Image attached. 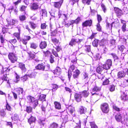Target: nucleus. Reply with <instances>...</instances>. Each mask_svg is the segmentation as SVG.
Listing matches in <instances>:
<instances>
[{"instance_id": "nucleus-52", "label": "nucleus", "mask_w": 128, "mask_h": 128, "mask_svg": "<svg viewBox=\"0 0 128 128\" xmlns=\"http://www.w3.org/2000/svg\"><path fill=\"white\" fill-rule=\"evenodd\" d=\"M101 6L104 12H105L106 10V8L105 6L103 4H102L101 5Z\"/></svg>"}, {"instance_id": "nucleus-21", "label": "nucleus", "mask_w": 128, "mask_h": 128, "mask_svg": "<svg viewBox=\"0 0 128 128\" xmlns=\"http://www.w3.org/2000/svg\"><path fill=\"white\" fill-rule=\"evenodd\" d=\"M47 46V44L45 42H42L40 45V48L42 49L45 48Z\"/></svg>"}, {"instance_id": "nucleus-8", "label": "nucleus", "mask_w": 128, "mask_h": 128, "mask_svg": "<svg viewBox=\"0 0 128 128\" xmlns=\"http://www.w3.org/2000/svg\"><path fill=\"white\" fill-rule=\"evenodd\" d=\"M85 84H86L88 82V73L84 72L83 74V76L82 78Z\"/></svg>"}, {"instance_id": "nucleus-62", "label": "nucleus", "mask_w": 128, "mask_h": 128, "mask_svg": "<svg viewBox=\"0 0 128 128\" xmlns=\"http://www.w3.org/2000/svg\"><path fill=\"white\" fill-rule=\"evenodd\" d=\"M54 57L52 55H51L50 58V62L51 63H53L54 61Z\"/></svg>"}, {"instance_id": "nucleus-45", "label": "nucleus", "mask_w": 128, "mask_h": 128, "mask_svg": "<svg viewBox=\"0 0 128 128\" xmlns=\"http://www.w3.org/2000/svg\"><path fill=\"white\" fill-rule=\"evenodd\" d=\"M96 29L97 30L100 32L102 31L101 27L99 23H98L96 25Z\"/></svg>"}, {"instance_id": "nucleus-30", "label": "nucleus", "mask_w": 128, "mask_h": 128, "mask_svg": "<svg viewBox=\"0 0 128 128\" xmlns=\"http://www.w3.org/2000/svg\"><path fill=\"white\" fill-rule=\"evenodd\" d=\"M29 23L32 28L33 29H34L37 26V25L36 24L32 22H29Z\"/></svg>"}, {"instance_id": "nucleus-4", "label": "nucleus", "mask_w": 128, "mask_h": 128, "mask_svg": "<svg viewBox=\"0 0 128 128\" xmlns=\"http://www.w3.org/2000/svg\"><path fill=\"white\" fill-rule=\"evenodd\" d=\"M8 70V68H3L2 71L1 72V74H3V76L2 78V79L3 80H4L6 81L8 80L9 79L8 77L7 76L6 71Z\"/></svg>"}, {"instance_id": "nucleus-35", "label": "nucleus", "mask_w": 128, "mask_h": 128, "mask_svg": "<svg viewBox=\"0 0 128 128\" xmlns=\"http://www.w3.org/2000/svg\"><path fill=\"white\" fill-rule=\"evenodd\" d=\"M30 47L34 49H36L37 47V44L34 43H31L30 44Z\"/></svg>"}, {"instance_id": "nucleus-9", "label": "nucleus", "mask_w": 128, "mask_h": 128, "mask_svg": "<svg viewBox=\"0 0 128 128\" xmlns=\"http://www.w3.org/2000/svg\"><path fill=\"white\" fill-rule=\"evenodd\" d=\"M92 20H88L86 21L82 24L83 27H86L88 26H90L92 24Z\"/></svg>"}, {"instance_id": "nucleus-11", "label": "nucleus", "mask_w": 128, "mask_h": 128, "mask_svg": "<svg viewBox=\"0 0 128 128\" xmlns=\"http://www.w3.org/2000/svg\"><path fill=\"white\" fill-rule=\"evenodd\" d=\"M100 87L97 86H95L92 89L91 92L92 95H93L94 94H96V92L100 91Z\"/></svg>"}, {"instance_id": "nucleus-56", "label": "nucleus", "mask_w": 128, "mask_h": 128, "mask_svg": "<svg viewBox=\"0 0 128 128\" xmlns=\"http://www.w3.org/2000/svg\"><path fill=\"white\" fill-rule=\"evenodd\" d=\"M0 114L1 116L3 117L5 116L6 113L4 110H1Z\"/></svg>"}, {"instance_id": "nucleus-33", "label": "nucleus", "mask_w": 128, "mask_h": 128, "mask_svg": "<svg viewBox=\"0 0 128 128\" xmlns=\"http://www.w3.org/2000/svg\"><path fill=\"white\" fill-rule=\"evenodd\" d=\"M12 118V120H16L18 119V116L16 114H15L13 115Z\"/></svg>"}, {"instance_id": "nucleus-58", "label": "nucleus", "mask_w": 128, "mask_h": 128, "mask_svg": "<svg viewBox=\"0 0 128 128\" xmlns=\"http://www.w3.org/2000/svg\"><path fill=\"white\" fill-rule=\"evenodd\" d=\"M86 50L88 52H90V46H86Z\"/></svg>"}, {"instance_id": "nucleus-24", "label": "nucleus", "mask_w": 128, "mask_h": 128, "mask_svg": "<svg viewBox=\"0 0 128 128\" xmlns=\"http://www.w3.org/2000/svg\"><path fill=\"white\" fill-rule=\"evenodd\" d=\"M54 104L56 109L59 110L61 108V105L60 103L55 102H54Z\"/></svg>"}, {"instance_id": "nucleus-36", "label": "nucleus", "mask_w": 128, "mask_h": 128, "mask_svg": "<svg viewBox=\"0 0 128 128\" xmlns=\"http://www.w3.org/2000/svg\"><path fill=\"white\" fill-rule=\"evenodd\" d=\"M103 66L104 69L106 70H108L111 67L106 63L105 64L103 65Z\"/></svg>"}, {"instance_id": "nucleus-64", "label": "nucleus", "mask_w": 128, "mask_h": 128, "mask_svg": "<svg viewBox=\"0 0 128 128\" xmlns=\"http://www.w3.org/2000/svg\"><path fill=\"white\" fill-rule=\"evenodd\" d=\"M26 6H22L20 8V10L22 11H25L26 8Z\"/></svg>"}, {"instance_id": "nucleus-39", "label": "nucleus", "mask_w": 128, "mask_h": 128, "mask_svg": "<svg viewBox=\"0 0 128 128\" xmlns=\"http://www.w3.org/2000/svg\"><path fill=\"white\" fill-rule=\"evenodd\" d=\"M46 96L44 94L41 95L39 99L40 100L42 101H45V98Z\"/></svg>"}, {"instance_id": "nucleus-59", "label": "nucleus", "mask_w": 128, "mask_h": 128, "mask_svg": "<svg viewBox=\"0 0 128 128\" xmlns=\"http://www.w3.org/2000/svg\"><path fill=\"white\" fill-rule=\"evenodd\" d=\"M113 108L114 109L118 112L122 110L121 108L120 109L116 106H114Z\"/></svg>"}, {"instance_id": "nucleus-31", "label": "nucleus", "mask_w": 128, "mask_h": 128, "mask_svg": "<svg viewBox=\"0 0 128 128\" xmlns=\"http://www.w3.org/2000/svg\"><path fill=\"white\" fill-rule=\"evenodd\" d=\"M90 123L91 128H98V127L95 124L94 122H90Z\"/></svg>"}, {"instance_id": "nucleus-7", "label": "nucleus", "mask_w": 128, "mask_h": 128, "mask_svg": "<svg viewBox=\"0 0 128 128\" xmlns=\"http://www.w3.org/2000/svg\"><path fill=\"white\" fill-rule=\"evenodd\" d=\"M114 10L118 18L120 17L123 14L122 11L118 8H114Z\"/></svg>"}, {"instance_id": "nucleus-61", "label": "nucleus", "mask_w": 128, "mask_h": 128, "mask_svg": "<svg viewBox=\"0 0 128 128\" xmlns=\"http://www.w3.org/2000/svg\"><path fill=\"white\" fill-rule=\"evenodd\" d=\"M115 86L114 85H111L110 88V91L112 92L115 90Z\"/></svg>"}, {"instance_id": "nucleus-55", "label": "nucleus", "mask_w": 128, "mask_h": 128, "mask_svg": "<svg viewBox=\"0 0 128 128\" xmlns=\"http://www.w3.org/2000/svg\"><path fill=\"white\" fill-rule=\"evenodd\" d=\"M17 42L16 40V39H14L9 40L8 42L12 44H14L15 43Z\"/></svg>"}, {"instance_id": "nucleus-51", "label": "nucleus", "mask_w": 128, "mask_h": 128, "mask_svg": "<svg viewBox=\"0 0 128 128\" xmlns=\"http://www.w3.org/2000/svg\"><path fill=\"white\" fill-rule=\"evenodd\" d=\"M44 68V70L48 71L50 70V66L48 64H47L46 65H45Z\"/></svg>"}, {"instance_id": "nucleus-16", "label": "nucleus", "mask_w": 128, "mask_h": 128, "mask_svg": "<svg viewBox=\"0 0 128 128\" xmlns=\"http://www.w3.org/2000/svg\"><path fill=\"white\" fill-rule=\"evenodd\" d=\"M82 97L86 98L89 95V92L88 90H84L80 92Z\"/></svg>"}, {"instance_id": "nucleus-32", "label": "nucleus", "mask_w": 128, "mask_h": 128, "mask_svg": "<svg viewBox=\"0 0 128 128\" xmlns=\"http://www.w3.org/2000/svg\"><path fill=\"white\" fill-rule=\"evenodd\" d=\"M28 53L30 57V60H31L34 58L35 55L34 54L30 52H28Z\"/></svg>"}, {"instance_id": "nucleus-46", "label": "nucleus", "mask_w": 128, "mask_h": 128, "mask_svg": "<svg viewBox=\"0 0 128 128\" xmlns=\"http://www.w3.org/2000/svg\"><path fill=\"white\" fill-rule=\"evenodd\" d=\"M104 76L102 74H98V77L99 79H100L102 80L104 78Z\"/></svg>"}, {"instance_id": "nucleus-12", "label": "nucleus", "mask_w": 128, "mask_h": 128, "mask_svg": "<svg viewBox=\"0 0 128 128\" xmlns=\"http://www.w3.org/2000/svg\"><path fill=\"white\" fill-rule=\"evenodd\" d=\"M44 67L45 64L43 63L39 64L36 66V68L38 70H44Z\"/></svg>"}, {"instance_id": "nucleus-13", "label": "nucleus", "mask_w": 128, "mask_h": 128, "mask_svg": "<svg viewBox=\"0 0 128 128\" xmlns=\"http://www.w3.org/2000/svg\"><path fill=\"white\" fill-rule=\"evenodd\" d=\"M125 76V73L124 71H120L118 73L117 77L118 78V79H120L124 78Z\"/></svg>"}, {"instance_id": "nucleus-17", "label": "nucleus", "mask_w": 128, "mask_h": 128, "mask_svg": "<svg viewBox=\"0 0 128 128\" xmlns=\"http://www.w3.org/2000/svg\"><path fill=\"white\" fill-rule=\"evenodd\" d=\"M80 73V71L78 70H76L74 72L73 75L74 78V79L78 78Z\"/></svg>"}, {"instance_id": "nucleus-49", "label": "nucleus", "mask_w": 128, "mask_h": 128, "mask_svg": "<svg viewBox=\"0 0 128 128\" xmlns=\"http://www.w3.org/2000/svg\"><path fill=\"white\" fill-rule=\"evenodd\" d=\"M97 20L98 22V23H100V22H101L102 20V18L101 16L99 14H98L97 15Z\"/></svg>"}, {"instance_id": "nucleus-26", "label": "nucleus", "mask_w": 128, "mask_h": 128, "mask_svg": "<svg viewBox=\"0 0 128 128\" xmlns=\"http://www.w3.org/2000/svg\"><path fill=\"white\" fill-rule=\"evenodd\" d=\"M68 110H69L71 114L72 115H74V108L72 106H69L68 108Z\"/></svg>"}, {"instance_id": "nucleus-44", "label": "nucleus", "mask_w": 128, "mask_h": 128, "mask_svg": "<svg viewBox=\"0 0 128 128\" xmlns=\"http://www.w3.org/2000/svg\"><path fill=\"white\" fill-rule=\"evenodd\" d=\"M122 12L123 14H127L128 12V8L124 7L123 9V12Z\"/></svg>"}, {"instance_id": "nucleus-50", "label": "nucleus", "mask_w": 128, "mask_h": 128, "mask_svg": "<svg viewBox=\"0 0 128 128\" xmlns=\"http://www.w3.org/2000/svg\"><path fill=\"white\" fill-rule=\"evenodd\" d=\"M28 75H25L22 78L21 80H22L23 82H24L26 80L28 79Z\"/></svg>"}, {"instance_id": "nucleus-23", "label": "nucleus", "mask_w": 128, "mask_h": 128, "mask_svg": "<svg viewBox=\"0 0 128 128\" xmlns=\"http://www.w3.org/2000/svg\"><path fill=\"white\" fill-rule=\"evenodd\" d=\"M54 74L59 76L60 74V68L59 67H57L54 71Z\"/></svg>"}, {"instance_id": "nucleus-42", "label": "nucleus", "mask_w": 128, "mask_h": 128, "mask_svg": "<svg viewBox=\"0 0 128 128\" xmlns=\"http://www.w3.org/2000/svg\"><path fill=\"white\" fill-rule=\"evenodd\" d=\"M106 63L111 67L112 64V61L111 60L108 59L106 60Z\"/></svg>"}, {"instance_id": "nucleus-41", "label": "nucleus", "mask_w": 128, "mask_h": 128, "mask_svg": "<svg viewBox=\"0 0 128 128\" xmlns=\"http://www.w3.org/2000/svg\"><path fill=\"white\" fill-rule=\"evenodd\" d=\"M42 16L45 17L47 16V12L46 10H42Z\"/></svg>"}, {"instance_id": "nucleus-3", "label": "nucleus", "mask_w": 128, "mask_h": 128, "mask_svg": "<svg viewBox=\"0 0 128 128\" xmlns=\"http://www.w3.org/2000/svg\"><path fill=\"white\" fill-rule=\"evenodd\" d=\"M101 108L102 112L105 113H108L109 110L108 105L106 103H104L101 105Z\"/></svg>"}, {"instance_id": "nucleus-6", "label": "nucleus", "mask_w": 128, "mask_h": 128, "mask_svg": "<svg viewBox=\"0 0 128 128\" xmlns=\"http://www.w3.org/2000/svg\"><path fill=\"white\" fill-rule=\"evenodd\" d=\"M16 90L18 95L19 96V97L22 98L24 94L23 89L21 88H18L16 89Z\"/></svg>"}, {"instance_id": "nucleus-20", "label": "nucleus", "mask_w": 128, "mask_h": 128, "mask_svg": "<svg viewBox=\"0 0 128 128\" xmlns=\"http://www.w3.org/2000/svg\"><path fill=\"white\" fill-rule=\"evenodd\" d=\"M76 39L74 38H72L69 44V45L72 46H73L74 45H75L77 43V42L76 41Z\"/></svg>"}, {"instance_id": "nucleus-14", "label": "nucleus", "mask_w": 128, "mask_h": 128, "mask_svg": "<svg viewBox=\"0 0 128 128\" xmlns=\"http://www.w3.org/2000/svg\"><path fill=\"white\" fill-rule=\"evenodd\" d=\"M63 2V0H61L59 2H54V6L55 8H59L62 5Z\"/></svg>"}, {"instance_id": "nucleus-28", "label": "nucleus", "mask_w": 128, "mask_h": 128, "mask_svg": "<svg viewBox=\"0 0 128 128\" xmlns=\"http://www.w3.org/2000/svg\"><path fill=\"white\" fill-rule=\"evenodd\" d=\"M38 5L36 3H34L31 7V9L35 10L38 8Z\"/></svg>"}, {"instance_id": "nucleus-25", "label": "nucleus", "mask_w": 128, "mask_h": 128, "mask_svg": "<svg viewBox=\"0 0 128 128\" xmlns=\"http://www.w3.org/2000/svg\"><path fill=\"white\" fill-rule=\"evenodd\" d=\"M98 40L96 39H94V40L92 42V45L93 46L97 47L98 45Z\"/></svg>"}, {"instance_id": "nucleus-60", "label": "nucleus", "mask_w": 128, "mask_h": 128, "mask_svg": "<svg viewBox=\"0 0 128 128\" xmlns=\"http://www.w3.org/2000/svg\"><path fill=\"white\" fill-rule=\"evenodd\" d=\"M45 56H47L49 55L50 54V52L48 50H47L46 51H43V52Z\"/></svg>"}, {"instance_id": "nucleus-57", "label": "nucleus", "mask_w": 128, "mask_h": 128, "mask_svg": "<svg viewBox=\"0 0 128 128\" xmlns=\"http://www.w3.org/2000/svg\"><path fill=\"white\" fill-rule=\"evenodd\" d=\"M126 25L124 24V25H123L122 27V31L124 32L126 30Z\"/></svg>"}, {"instance_id": "nucleus-15", "label": "nucleus", "mask_w": 128, "mask_h": 128, "mask_svg": "<svg viewBox=\"0 0 128 128\" xmlns=\"http://www.w3.org/2000/svg\"><path fill=\"white\" fill-rule=\"evenodd\" d=\"M96 72L98 74H102L105 72V71L103 68L99 66L97 68Z\"/></svg>"}, {"instance_id": "nucleus-37", "label": "nucleus", "mask_w": 128, "mask_h": 128, "mask_svg": "<svg viewBox=\"0 0 128 128\" xmlns=\"http://www.w3.org/2000/svg\"><path fill=\"white\" fill-rule=\"evenodd\" d=\"M118 50L122 52L125 49L124 46L123 45L118 46Z\"/></svg>"}, {"instance_id": "nucleus-48", "label": "nucleus", "mask_w": 128, "mask_h": 128, "mask_svg": "<svg viewBox=\"0 0 128 128\" xmlns=\"http://www.w3.org/2000/svg\"><path fill=\"white\" fill-rule=\"evenodd\" d=\"M104 40H102L100 41L99 44L100 46H104Z\"/></svg>"}, {"instance_id": "nucleus-18", "label": "nucleus", "mask_w": 128, "mask_h": 128, "mask_svg": "<svg viewBox=\"0 0 128 128\" xmlns=\"http://www.w3.org/2000/svg\"><path fill=\"white\" fill-rule=\"evenodd\" d=\"M19 67L21 69L22 72H24L26 70V68L25 64L22 63H20L19 64Z\"/></svg>"}, {"instance_id": "nucleus-22", "label": "nucleus", "mask_w": 128, "mask_h": 128, "mask_svg": "<svg viewBox=\"0 0 128 128\" xmlns=\"http://www.w3.org/2000/svg\"><path fill=\"white\" fill-rule=\"evenodd\" d=\"M116 120L118 122H120L122 120V117L120 114H116L115 116Z\"/></svg>"}, {"instance_id": "nucleus-47", "label": "nucleus", "mask_w": 128, "mask_h": 128, "mask_svg": "<svg viewBox=\"0 0 128 128\" xmlns=\"http://www.w3.org/2000/svg\"><path fill=\"white\" fill-rule=\"evenodd\" d=\"M26 110L28 113H29L32 112V108L30 106H27L26 108Z\"/></svg>"}, {"instance_id": "nucleus-5", "label": "nucleus", "mask_w": 128, "mask_h": 128, "mask_svg": "<svg viewBox=\"0 0 128 128\" xmlns=\"http://www.w3.org/2000/svg\"><path fill=\"white\" fill-rule=\"evenodd\" d=\"M128 91H125L124 92L122 93L120 97L121 100L123 101L127 100L128 99Z\"/></svg>"}, {"instance_id": "nucleus-19", "label": "nucleus", "mask_w": 128, "mask_h": 128, "mask_svg": "<svg viewBox=\"0 0 128 128\" xmlns=\"http://www.w3.org/2000/svg\"><path fill=\"white\" fill-rule=\"evenodd\" d=\"M79 111L80 114H85L86 112V108L82 106L80 108Z\"/></svg>"}, {"instance_id": "nucleus-34", "label": "nucleus", "mask_w": 128, "mask_h": 128, "mask_svg": "<svg viewBox=\"0 0 128 128\" xmlns=\"http://www.w3.org/2000/svg\"><path fill=\"white\" fill-rule=\"evenodd\" d=\"M91 1V0H82V2L84 4L88 5L90 4Z\"/></svg>"}, {"instance_id": "nucleus-38", "label": "nucleus", "mask_w": 128, "mask_h": 128, "mask_svg": "<svg viewBox=\"0 0 128 128\" xmlns=\"http://www.w3.org/2000/svg\"><path fill=\"white\" fill-rule=\"evenodd\" d=\"M58 125L55 122H54L50 126V128H57Z\"/></svg>"}, {"instance_id": "nucleus-40", "label": "nucleus", "mask_w": 128, "mask_h": 128, "mask_svg": "<svg viewBox=\"0 0 128 128\" xmlns=\"http://www.w3.org/2000/svg\"><path fill=\"white\" fill-rule=\"evenodd\" d=\"M20 33L15 32L13 34L17 38L18 40H20Z\"/></svg>"}, {"instance_id": "nucleus-43", "label": "nucleus", "mask_w": 128, "mask_h": 128, "mask_svg": "<svg viewBox=\"0 0 128 128\" xmlns=\"http://www.w3.org/2000/svg\"><path fill=\"white\" fill-rule=\"evenodd\" d=\"M110 54L112 55L114 60H118V57L116 54L111 53Z\"/></svg>"}, {"instance_id": "nucleus-29", "label": "nucleus", "mask_w": 128, "mask_h": 128, "mask_svg": "<svg viewBox=\"0 0 128 128\" xmlns=\"http://www.w3.org/2000/svg\"><path fill=\"white\" fill-rule=\"evenodd\" d=\"M36 73L34 72H32L30 74H28V76L30 78H34L36 76Z\"/></svg>"}, {"instance_id": "nucleus-27", "label": "nucleus", "mask_w": 128, "mask_h": 128, "mask_svg": "<svg viewBox=\"0 0 128 128\" xmlns=\"http://www.w3.org/2000/svg\"><path fill=\"white\" fill-rule=\"evenodd\" d=\"M36 120L35 118L33 116H32L30 118L28 119V122L30 124L32 122H35Z\"/></svg>"}, {"instance_id": "nucleus-10", "label": "nucleus", "mask_w": 128, "mask_h": 128, "mask_svg": "<svg viewBox=\"0 0 128 128\" xmlns=\"http://www.w3.org/2000/svg\"><path fill=\"white\" fill-rule=\"evenodd\" d=\"M82 97L80 92L79 94L76 93L74 95L75 99L77 102L80 101Z\"/></svg>"}, {"instance_id": "nucleus-1", "label": "nucleus", "mask_w": 128, "mask_h": 128, "mask_svg": "<svg viewBox=\"0 0 128 128\" xmlns=\"http://www.w3.org/2000/svg\"><path fill=\"white\" fill-rule=\"evenodd\" d=\"M27 98L28 100L30 103H32L34 105L33 108H35L36 106L38 104V101L37 100H35L34 97L28 96H27Z\"/></svg>"}, {"instance_id": "nucleus-2", "label": "nucleus", "mask_w": 128, "mask_h": 128, "mask_svg": "<svg viewBox=\"0 0 128 128\" xmlns=\"http://www.w3.org/2000/svg\"><path fill=\"white\" fill-rule=\"evenodd\" d=\"M8 57L11 62L13 63L16 61L18 59V58L16 55L12 52L9 53L8 55Z\"/></svg>"}, {"instance_id": "nucleus-63", "label": "nucleus", "mask_w": 128, "mask_h": 128, "mask_svg": "<svg viewBox=\"0 0 128 128\" xmlns=\"http://www.w3.org/2000/svg\"><path fill=\"white\" fill-rule=\"evenodd\" d=\"M52 41L55 43H57L58 42V40L56 38H52Z\"/></svg>"}, {"instance_id": "nucleus-53", "label": "nucleus", "mask_w": 128, "mask_h": 128, "mask_svg": "<svg viewBox=\"0 0 128 128\" xmlns=\"http://www.w3.org/2000/svg\"><path fill=\"white\" fill-rule=\"evenodd\" d=\"M109 82V81L108 79L105 80L103 82V85H106L108 84Z\"/></svg>"}, {"instance_id": "nucleus-54", "label": "nucleus", "mask_w": 128, "mask_h": 128, "mask_svg": "<svg viewBox=\"0 0 128 128\" xmlns=\"http://www.w3.org/2000/svg\"><path fill=\"white\" fill-rule=\"evenodd\" d=\"M47 26L45 23H43L42 24L41 28L42 29H44L46 28Z\"/></svg>"}]
</instances>
